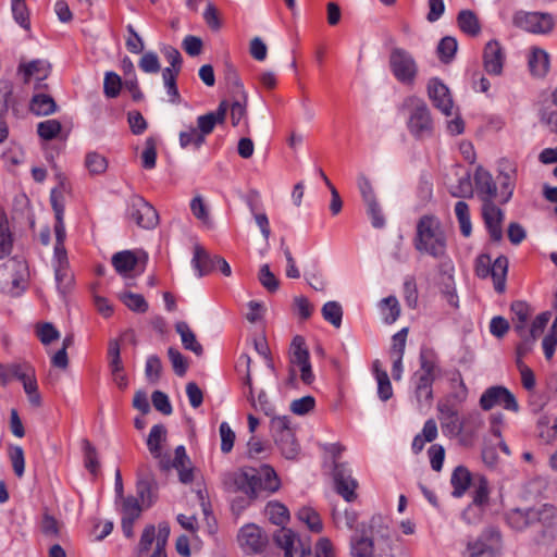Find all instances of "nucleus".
Returning a JSON list of instances; mask_svg holds the SVG:
<instances>
[{
	"mask_svg": "<svg viewBox=\"0 0 557 557\" xmlns=\"http://www.w3.org/2000/svg\"><path fill=\"white\" fill-rule=\"evenodd\" d=\"M23 267L24 263L17 260H10L8 263L0 265V289L2 292L8 293L12 296H17L20 294L18 289L21 287L23 278L15 274H11V280L9 281L7 278H3V276L10 269L16 270Z\"/></svg>",
	"mask_w": 557,
	"mask_h": 557,
	"instance_id": "412c9836",
	"label": "nucleus"
},
{
	"mask_svg": "<svg viewBox=\"0 0 557 557\" xmlns=\"http://www.w3.org/2000/svg\"><path fill=\"white\" fill-rule=\"evenodd\" d=\"M381 310L383 312L384 321L387 324L394 323L400 313V307L397 298L394 296H388L382 299Z\"/></svg>",
	"mask_w": 557,
	"mask_h": 557,
	"instance_id": "de8ad7c7",
	"label": "nucleus"
},
{
	"mask_svg": "<svg viewBox=\"0 0 557 557\" xmlns=\"http://www.w3.org/2000/svg\"><path fill=\"white\" fill-rule=\"evenodd\" d=\"M48 70L49 66L40 60H35L26 65H23L26 82L30 76H36L38 81H44L48 76Z\"/></svg>",
	"mask_w": 557,
	"mask_h": 557,
	"instance_id": "4d7b16f0",
	"label": "nucleus"
},
{
	"mask_svg": "<svg viewBox=\"0 0 557 557\" xmlns=\"http://www.w3.org/2000/svg\"><path fill=\"white\" fill-rule=\"evenodd\" d=\"M296 537V533L293 530L286 528L277 530L273 535L275 544L283 550H294Z\"/></svg>",
	"mask_w": 557,
	"mask_h": 557,
	"instance_id": "6e6d98bb",
	"label": "nucleus"
},
{
	"mask_svg": "<svg viewBox=\"0 0 557 557\" xmlns=\"http://www.w3.org/2000/svg\"><path fill=\"white\" fill-rule=\"evenodd\" d=\"M166 429L163 424H156L151 428L147 438V447L154 459H158V467L161 472L168 473L175 469L182 483L188 484L194 481V468L186 449L180 445L174 450V458L169 454H162V444L166 441Z\"/></svg>",
	"mask_w": 557,
	"mask_h": 557,
	"instance_id": "f03ea898",
	"label": "nucleus"
},
{
	"mask_svg": "<svg viewBox=\"0 0 557 557\" xmlns=\"http://www.w3.org/2000/svg\"><path fill=\"white\" fill-rule=\"evenodd\" d=\"M137 476V494L143 500H145L146 497L150 496V490L152 484L154 483V479L148 472V467L145 465L138 468Z\"/></svg>",
	"mask_w": 557,
	"mask_h": 557,
	"instance_id": "c03bdc74",
	"label": "nucleus"
},
{
	"mask_svg": "<svg viewBox=\"0 0 557 557\" xmlns=\"http://www.w3.org/2000/svg\"><path fill=\"white\" fill-rule=\"evenodd\" d=\"M298 519L306 523L308 529L314 533H320L323 529V524L321 521V518L319 513L310 508V507H302L297 512Z\"/></svg>",
	"mask_w": 557,
	"mask_h": 557,
	"instance_id": "79ce46f5",
	"label": "nucleus"
},
{
	"mask_svg": "<svg viewBox=\"0 0 557 557\" xmlns=\"http://www.w3.org/2000/svg\"><path fill=\"white\" fill-rule=\"evenodd\" d=\"M265 515L273 524L280 527H283L289 520V511L287 507L278 502L268 503L265 506Z\"/></svg>",
	"mask_w": 557,
	"mask_h": 557,
	"instance_id": "c9c22d12",
	"label": "nucleus"
},
{
	"mask_svg": "<svg viewBox=\"0 0 557 557\" xmlns=\"http://www.w3.org/2000/svg\"><path fill=\"white\" fill-rule=\"evenodd\" d=\"M401 109L407 111V128L417 140L430 138L434 134V122L426 102L416 96L407 97Z\"/></svg>",
	"mask_w": 557,
	"mask_h": 557,
	"instance_id": "39448f33",
	"label": "nucleus"
},
{
	"mask_svg": "<svg viewBox=\"0 0 557 557\" xmlns=\"http://www.w3.org/2000/svg\"><path fill=\"white\" fill-rule=\"evenodd\" d=\"M120 299L132 311L144 313L148 310V304L140 294L125 292L120 295Z\"/></svg>",
	"mask_w": 557,
	"mask_h": 557,
	"instance_id": "49530a36",
	"label": "nucleus"
},
{
	"mask_svg": "<svg viewBox=\"0 0 557 557\" xmlns=\"http://www.w3.org/2000/svg\"><path fill=\"white\" fill-rule=\"evenodd\" d=\"M373 552L374 539L368 533L367 523H359L350 537V554L352 557H372Z\"/></svg>",
	"mask_w": 557,
	"mask_h": 557,
	"instance_id": "dca6fc26",
	"label": "nucleus"
},
{
	"mask_svg": "<svg viewBox=\"0 0 557 557\" xmlns=\"http://www.w3.org/2000/svg\"><path fill=\"white\" fill-rule=\"evenodd\" d=\"M61 129L62 125L58 120H46L37 125V133L45 140L54 139Z\"/></svg>",
	"mask_w": 557,
	"mask_h": 557,
	"instance_id": "603ef678",
	"label": "nucleus"
},
{
	"mask_svg": "<svg viewBox=\"0 0 557 557\" xmlns=\"http://www.w3.org/2000/svg\"><path fill=\"white\" fill-rule=\"evenodd\" d=\"M474 185L483 203L494 202L493 200L497 195V186L488 171L478 168L474 173Z\"/></svg>",
	"mask_w": 557,
	"mask_h": 557,
	"instance_id": "6ab92c4d",
	"label": "nucleus"
},
{
	"mask_svg": "<svg viewBox=\"0 0 557 557\" xmlns=\"http://www.w3.org/2000/svg\"><path fill=\"white\" fill-rule=\"evenodd\" d=\"M368 533L373 536L376 535L379 539L389 542L392 539L389 519L382 515H374L367 523Z\"/></svg>",
	"mask_w": 557,
	"mask_h": 557,
	"instance_id": "2f4dec72",
	"label": "nucleus"
},
{
	"mask_svg": "<svg viewBox=\"0 0 557 557\" xmlns=\"http://www.w3.org/2000/svg\"><path fill=\"white\" fill-rule=\"evenodd\" d=\"M111 262L119 274L128 276L137 265L138 260L133 251L123 250L114 253L112 256Z\"/></svg>",
	"mask_w": 557,
	"mask_h": 557,
	"instance_id": "c85d7f7f",
	"label": "nucleus"
},
{
	"mask_svg": "<svg viewBox=\"0 0 557 557\" xmlns=\"http://www.w3.org/2000/svg\"><path fill=\"white\" fill-rule=\"evenodd\" d=\"M223 484L228 492H244L250 498H256L262 491L274 493L278 491L281 481L275 470L269 465L259 468L245 467L224 475Z\"/></svg>",
	"mask_w": 557,
	"mask_h": 557,
	"instance_id": "f257e3e1",
	"label": "nucleus"
},
{
	"mask_svg": "<svg viewBox=\"0 0 557 557\" xmlns=\"http://www.w3.org/2000/svg\"><path fill=\"white\" fill-rule=\"evenodd\" d=\"M157 141L153 137H148L145 141V149L141 153L143 166L151 170L156 166Z\"/></svg>",
	"mask_w": 557,
	"mask_h": 557,
	"instance_id": "bf43d9fd",
	"label": "nucleus"
},
{
	"mask_svg": "<svg viewBox=\"0 0 557 557\" xmlns=\"http://www.w3.org/2000/svg\"><path fill=\"white\" fill-rule=\"evenodd\" d=\"M336 492L346 500L354 502L357 498L356 488L358 482L351 476L350 470L345 463L335 462L333 471Z\"/></svg>",
	"mask_w": 557,
	"mask_h": 557,
	"instance_id": "ddd939ff",
	"label": "nucleus"
},
{
	"mask_svg": "<svg viewBox=\"0 0 557 557\" xmlns=\"http://www.w3.org/2000/svg\"><path fill=\"white\" fill-rule=\"evenodd\" d=\"M505 52L497 40H490L483 50V67L490 75L499 76L503 73Z\"/></svg>",
	"mask_w": 557,
	"mask_h": 557,
	"instance_id": "f3484780",
	"label": "nucleus"
},
{
	"mask_svg": "<svg viewBox=\"0 0 557 557\" xmlns=\"http://www.w3.org/2000/svg\"><path fill=\"white\" fill-rule=\"evenodd\" d=\"M162 373V362L157 355H151L147 358L145 366V375L149 383L156 384L159 382Z\"/></svg>",
	"mask_w": 557,
	"mask_h": 557,
	"instance_id": "3c124183",
	"label": "nucleus"
},
{
	"mask_svg": "<svg viewBox=\"0 0 557 557\" xmlns=\"http://www.w3.org/2000/svg\"><path fill=\"white\" fill-rule=\"evenodd\" d=\"M508 264V259L505 256L497 257L492 263L490 276H492L494 288L498 294H503L506 289Z\"/></svg>",
	"mask_w": 557,
	"mask_h": 557,
	"instance_id": "a878e982",
	"label": "nucleus"
},
{
	"mask_svg": "<svg viewBox=\"0 0 557 557\" xmlns=\"http://www.w3.org/2000/svg\"><path fill=\"white\" fill-rule=\"evenodd\" d=\"M60 182L57 187L52 188L50 193V202L54 212V260L55 265H67L66 250L64 247V240L66 238V231L64 224V211H65V194L71 190L70 184L64 177L59 176Z\"/></svg>",
	"mask_w": 557,
	"mask_h": 557,
	"instance_id": "20e7f679",
	"label": "nucleus"
},
{
	"mask_svg": "<svg viewBox=\"0 0 557 557\" xmlns=\"http://www.w3.org/2000/svg\"><path fill=\"white\" fill-rule=\"evenodd\" d=\"M29 109L36 115H49L55 112L57 104L52 97L39 94L33 97Z\"/></svg>",
	"mask_w": 557,
	"mask_h": 557,
	"instance_id": "f704fd0d",
	"label": "nucleus"
},
{
	"mask_svg": "<svg viewBox=\"0 0 557 557\" xmlns=\"http://www.w3.org/2000/svg\"><path fill=\"white\" fill-rule=\"evenodd\" d=\"M529 69L532 75L536 77L545 76L549 69L548 53L543 49L532 48L529 55Z\"/></svg>",
	"mask_w": 557,
	"mask_h": 557,
	"instance_id": "cd10ccee",
	"label": "nucleus"
},
{
	"mask_svg": "<svg viewBox=\"0 0 557 557\" xmlns=\"http://www.w3.org/2000/svg\"><path fill=\"white\" fill-rule=\"evenodd\" d=\"M502 550V535L495 528L485 530L475 541L467 544L469 557H497Z\"/></svg>",
	"mask_w": 557,
	"mask_h": 557,
	"instance_id": "1a4fd4ad",
	"label": "nucleus"
},
{
	"mask_svg": "<svg viewBox=\"0 0 557 557\" xmlns=\"http://www.w3.org/2000/svg\"><path fill=\"white\" fill-rule=\"evenodd\" d=\"M480 406L483 410H491L495 406L517 412L519 405L515 395L504 386H491L480 397Z\"/></svg>",
	"mask_w": 557,
	"mask_h": 557,
	"instance_id": "9d476101",
	"label": "nucleus"
},
{
	"mask_svg": "<svg viewBox=\"0 0 557 557\" xmlns=\"http://www.w3.org/2000/svg\"><path fill=\"white\" fill-rule=\"evenodd\" d=\"M389 66L396 79L405 85H412L418 74L413 57L401 48H394L389 55Z\"/></svg>",
	"mask_w": 557,
	"mask_h": 557,
	"instance_id": "6e6552de",
	"label": "nucleus"
},
{
	"mask_svg": "<svg viewBox=\"0 0 557 557\" xmlns=\"http://www.w3.org/2000/svg\"><path fill=\"white\" fill-rule=\"evenodd\" d=\"M122 87L121 77L114 72H107L103 81V92L108 98H115L120 95Z\"/></svg>",
	"mask_w": 557,
	"mask_h": 557,
	"instance_id": "13d9d810",
	"label": "nucleus"
},
{
	"mask_svg": "<svg viewBox=\"0 0 557 557\" xmlns=\"http://www.w3.org/2000/svg\"><path fill=\"white\" fill-rule=\"evenodd\" d=\"M473 478L466 467L458 466L450 479V483L454 487L453 496L461 497L465 492L472 485Z\"/></svg>",
	"mask_w": 557,
	"mask_h": 557,
	"instance_id": "c756f323",
	"label": "nucleus"
},
{
	"mask_svg": "<svg viewBox=\"0 0 557 557\" xmlns=\"http://www.w3.org/2000/svg\"><path fill=\"white\" fill-rule=\"evenodd\" d=\"M12 236L8 220L0 221V259L8 257L12 250Z\"/></svg>",
	"mask_w": 557,
	"mask_h": 557,
	"instance_id": "e2e57ef3",
	"label": "nucleus"
},
{
	"mask_svg": "<svg viewBox=\"0 0 557 557\" xmlns=\"http://www.w3.org/2000/svg\"><path fill=\"white\" fill-rule=\"evenodd\" d=\"M290 363L293 364H301L309 361V351L306 346L305 338L300 335H296L290 344V352H289Z\"/></svg>",
	"mask_w": 557,
	"mask_h": 557,
	"instance_id": "ea45409f",
	"label": "nucleus"
},
{
	"mask_svg": "<svg viewBox=\"0 0 557 557\" xmlns=\"http://www.w3.org/2000/svg\"><path fill=\"white\" fill-rule=\"evenodd\" d=\"M36 335L44 345H49L60 337V332L50 322L37 323Z\"/></svg>",
	"mask_w": 557,
	"mask_h": 557,
	"instance_id": "5fc2aeb1",
	"label": "nucleus"
},
{
	"mask_svg": "<svg viewBox=\"0 0 557 557\" xmlns=\"http://www.w3.org/2000/svg\"><path fill=\"white\" fill-rule=\"evenodd\" d=\"M126 219L146 230H152L159 223L157 210L139 195H132L128 198Z\"/></svg>",
	"mask_w": 557,
	"mask_h": 557,
	"instance_id": "0eeeda50",
	"label": "nucleus"
},
{
	"mask_svg": "<svg viewBox=\"0 0 557 557\" xmlns=\"http://www.w3.org/2000/svg\"><path fill=\"white\" fill-rule=\"evenodd\" d=\"M322 315L324 320L330 322L333 326L339 327L342 325L343 309L337 301H327L322 307Z\"/></svg>",
	"mask_w": 557,
	"mask_h": 557,
	"instance_id": "09e8293b",
	"label": "nucleus"
},
{
	"mask_svg": "<svg viewBox=\"0 0 557 557\" xmlns=\"http://www.w3.org/2000/svg\"><path fill=\"white\" fill-rule=\"evenodd\" d=\"M271 432L282 455L286 459H295L300 450L299 444L295 438V433L289 426L287 417H276L271 420Z\"/></svg>",
	"mask_w": 557,
	"mask_h": 557,
	"instance_id": "423d86ee",
	"label": "nucleus"
},
{
	"mask_svg": "<svg viewBox=\"0 0 557 557\" xmlns=\"http://www.w3.org/2000/svg\"><path fill=\"white\" fill-rule=\"evenodd\" d=\"M258 278L260 284L269 292L274 293L278 289L280 281L276 278V276L273 274V272L270 270L269 264H263L260 268Z\"/></svg>",
	"mask_w": 557,
	"mask_h": 557,
	"instance_id": "680f3d73",
	"label": "nucleus"
},
{
	"mask_svg": "<svg viewBox=\"0 0 557 557\" xmlns=\"http://www.w3.org/2000/svg\"><path fill=\"white\" fill-rule=\"evenodd\" d=\"M511 312L513 314L512 321L515 331L519 336H524L527 330V322L532 313L530 306L521 300L511 304Z\"/></svg>",
	"mask_w": 557,
	"mask_h": 557,
	"instance_id": "bb28decb",
	"label": "nucleus"
},
{
	"mask_svg": "<svg viewBox=\"0 0 557 557\" xmlns=\"http://www.w3.org/2000/svg\"><path fill=\"white\" fill-rule=\"evenodd\" d=\"M472 505L484 507L488 504L490 488L487 480L478 475L472 481Z\"/></svg>",
	"mask_w": 557,
	"mask_h": 557,
	"instance_id": "72a5a7b5",
	"label": "nucleus"
},
{
	"mask_svg": "<svg viewBox=\"0 0 557 557\" xmlns=\"http://www.w3.org/2000/svg\"><path fill=\"white\" fill-rule=\"evenodd\" d=\"M178 73H180L178 69H176V71H175L170 67H165L162 71V78H163L164 87L170 97L169 101L174 104H178L181 102V95L178 92V88L176 85V78H177Z\"/></svg>",
	"mask_w": 557,
	"mask_h": 557,
	"instance_id": "4c0bfd02",
	"label": "nucleus"
},
{
	"mask_svg": "<svg viewBox=\"0 0 557 557\" xmlns=\"http://www.w3.org/2000/svg\"><path fill=\"white\" fill-rule=\"evenodd\" d=\"M420 368L414 374H420L432 380L441 375V367L437 354L432 348L423 347L419 355Z\"/></svg>",
	"mask_w": 557,
	"mask_h": 557,
	"instance_id": "aec40b11",
	"label": "nucleus"
},
{
	"mask_svg": "<svg viewBox=\"0 0 557 557\" xmlns=\"http://www.w3.org/2000/svg\"><path fill=\"white\" fill-rule=\"evenodd\" d=\"M482 215L491 239L494 242L502 240V223L504 220V212L502 209H499L494 202L483 203Z\"/></svg>",
	"mask_w": 557,
	"mask_h": 557,
	"instance_id": "a211bd4d",
	"label": "nucleus"
},
{
	"mask_svg": "<svg viewBox=\"0 0 557 557\" xmlns=\"http://www.w3.org/2000/svg\"><path fill=\"white\" fill-rule=\"evenodd\" d=\"M428 94L435 108H437L446 116L453 114V99L448 87L438 78L430 79L428 84Z\"/></svg>",
	"mask_w": 557,
	"mask_h": 557,
	"instance_id": "2eb2a0df",
	"label": "nucleus"
},
{
	"mask_svg": "<svg viewBox=\"0 0 557 557\" xmlns=\"http://www.w3.org/2000/svg\"><path fill=\"white\" fill-rule=\"evenodd\" d=\"M141 507L137 498L129 496L123 498L122 518L137 520L140 517Z\"/></svg>",
	"mask_w": 557,
	"mask_h": 557,
	"instance_id": "774afa93",
	"label": "nucleus"
},
{
	"mask_svg": "<svg viewBox=\"0 0 557 557\" xmlns=\"http://www.w3.org/2000/svg\"><path fill=\"white\" fill-rule=\"evenodd\" d=\"M12 14L15 22L24 29L30 28L29 12L25 0H11Z\"/></svg>",
	"mask_w": 557,
	"mask_h": 557,
	"instance_id": "8fccbe9b",
	"label": "nucleus"
},
{
	"mask_svg": "<svg viewBox=\"0 0 557 557\" xmlns=\"http://www.w3.org/2000/svg\"><path fill=\"white\" fill-rule=\"evenodd\" d=\"M533 507L509 509L505 519L507 524L517 531L525 530L534 524Z\"/></svg>",
	"mask_w": 557,
	"mask_h": 557,
	"instance_id": "4be33fe9",
	"label": "nucleus"
},
{
	"mask_svg": "<svg viewBox=\"0 0 557 557\" xmlns=\"http://www.w3.org/2000/svg\"><path fill=\"white\" fill-rule=\"evenodd\" d=\"M455 214L459 222L460 232L465 237H469L472 233V225L470 221V211L467 202L460 200L455 205Z\"/></svg>",
	"mask_w": 557,
	"mask_h": 557,
	"instance_id": "a19ab883",
	"label": "nucleus"
},
{
	"mask_svg": "<svg viewBox=\"0 0 557 557\" xmlns=\"http://www.w3.org/2000/svg\"><path fill=\"white\" fill-rule=\"evenodd\" d=\"M218 255L211 256L203 247L200 245H195L194 247V257H193V265L198 272V276H205L215 271Z\"/></svg>",
	"mask_w": 557,
	"mask_h": 557,
	"instance_id": "b1692460",
	"label": "nucleus"
},
{
	"mask_svg": "<svg viewBox=\"0 0 557 557\" xmlns=\"http://www.w3.org/2000/svg\"><path fill=\"white\" fill-rule=\"evenodd\" d=\"M458 44L454 37L446 36L442 38L437 46L438 58L443 63H449L456 52H457Z\"/></svg>",
	"mask_w": 557,
	"mask_h": 557,
	"instance_id": "a18cd8bd",
	"label": "nucleus"
},
{
	"mask_svg": "<svg viewBox=\"0 0 557 557\" xmlns=\"http://www.w3.org/2000/svg\"><path fill=\"white\" fill-rule=\"evenodd\" d=\"M82 449L84 454V466L92 474L97 475L100 462L97 448L87 440H82Z\"/></svg>",
	"mask_w": 557,
	"mask_h": 557,
	"instance_id": "58836bf2",
	"label": "nucleus"
},
{
	"mask_svg": "<svg viewBox=\"0 0 557 557\" xmlns=\"http://www.w3.org/2000/svg\"><path fill=\"white\" fill-rule=\"evenodd\" d=\"M534 524H550L557 518V508L554 505L544 504L537 508L533 507Z\"/></svg>",
	"mask_w": 557,
	"mask_h": 557,
	"instance_id": "864d4df0",
	"label": "nucleus"
},
{
	"mask_svg": "<svg viewBox=\"0 0 557 557\" xmlns=\"http://www.w3.org/2000/svg\"><path fill=\"white\" fill-rule=\"evenodd\" d=\"M108 359L111 372H119L120 370H124L121 359L120 344L116 339L109 342Z\"/></svg>",
	"mask_w": 557,
	"mask_h": 557,
	"instance_id": "69168bd1",
	"label": "nucleus"
},
{
	"mask_svg": "<svg viewBox=\"0 0 557 557\" xmlns=\"http://www.w3.org/2000/svg\"><path fill=\"white\" fill-rule=\"evenodd\" d=\"M227 110L228 103L223 100L215 111L208 112L197 117V127L195 128L199 133V143H205L206 137L214 131V127L225 122Z\"/></svg>",
	"mask_w": 557,
	"mask_h": 557,
	"instance_id": "f8f14e48",
	"label": "nucleus"
},
{
	"mask_svg": "<svg viewBox=\"0 0 557 557\" xmlns=\"http://www.w3.org/2000/svg\"><path fill=\"white\" fill-rule=\"evenodd\" d=\"M450 386L453 392L449 394L448 399L451 404H462L466 401L468 397V388L462 380L461 373L459 371L455 372L450 377Z\"/></svg>",
	"mask_w": 557,
	"mask_h": 557,
	"instance_id": "e433bc0d",
	"label": "nucleus"
},
{
	"mask_svg": "<svg viewBox=\"0 0 557 557\" xmlns=\"http://www.w3.org/2000/svg\"><path fill=\"white\" fill-rule=\"evenodd\" d=\"M457 23L459 28L469 36L480 34L481 26L475 13L471 10H462L458 13Z\"/></svg>",
	"mask_w": 557,
	"mask_h": 557,
	"instance_id": "473e14b6",
	"label": "nucleus"
},
{
	"mask_svg": "<svg viewBox=\"0 0 557 557\" xmlns=\"http://www.w3.org/2000/svg\"><path fill=\"white\" fill-rule=\"evenodd\" d=\"M9 457L13 471L17 478H22L25 471L24 450L21 446H11L9 448Z\"/></svg>",
	"mask_w": 557,
	"mask_h": 557,
	"instance_id": "052dcab7",
	"label": "nucleus"
},
{
	"mask_svg": "<svg viewBox=\"0 0 557 557\" xmlns=\"http://www.w3.org/2000/svg\"><path fill=\"white\" fill-rule=\"evenodd\" d=\"M224 76H225V81H226L227 85L233 88L232 91L236 92V94H240L242 98L245 100L246 94L244 92V86L240 82V78L238 76L236 69L232 64H230V63L225 64Z\"/></svg>",
	"mask_w": 557,
	"mask_h": 557,
	"instance_id": "0e129e2a",
	"label": "nucleus"
},
{
	"mask_svg": "<svg viewBox=\"0 0 557 557\" xmlns=\"http://www.w3.org/2000/svg\"><path fill=\"white\" fill-rule=\"evenodd\" d=\"M175 330L180 334L185 349L193 351L197 356L202 355V346L198 343L195 333L185 321L177 322L175 324Z\"/></svg>",
	"mask_w": 557,
	"mask_h": 557,
	"instance_id": "7c9ffc66",
	"label": "nucleus"
},
{
	"mask_svg": "<svg viewBox=\"0 0 557 557\" xmlns=\"http://www.w3.org/2000/svg\"><path fill=\"white\" fill-rule=\"evenodd\" d=\"M437 409L443 432L450 436L460 435L465 429V422L459 419L455 404L449 401L440 403Z\"/></svg>",
	"mask_w": 557,
	"mask_h": 557,
	"instance_id": "4468645a",
	"label": "nucleus"
},
{
	"mask_svg": "<svg viewBox=\"0 0 557 557\" xmlns=\"http://www.w3.org/2000/svg\"><path fill=\"white\" fill-rule=\"evenodd\" d=\"M238 541L243 547L251 552H259L264 546L261 530L256 524H247L240 529Z\"/></svg>",
	"mask_w": 557,
	"mask_h": 557,
	"instance_id": "393cba45",
	"label": "nucleus"
},
{
	"mask_svg": "<svg viewBox=\"0 0 557 557\" xmlns=\"http://www.w3.org/2000/svg\"><path fill=\"white\" fill-rule=\"evenodd\" d=\"M411 382L413 384L414 397L419 406L429 407L433 400L434 380L413 373Z\"/></svg>",
	"mask_w": 557,
	"mask_h": 557,
	"instance_id": "5701e85b",
	"label": "nucleus"
},
{
	"mask_svg": "<svg viewBox=\"0 0 557 557\" xmlns=\"http://www.w3.org/2000/svg\"><path fill=\"white\" fill-rule=\"evenodd\" d=\"M55 281L59 290L65 294L72 285L73 276L70 273L67 265H55L54 267Z\"/></svg>",
	"mask_w": 557,
	"mask_h": 557,
	"instance_id": "338daca9",
	"label": "nucleus"
},
{
	"mask_svg": "<svg viewBox=\"0 0 557 557\" xmlns=\"http://www.w3.org/2000/svg\"><path fill=\"white\" fill-rule=\"evenodd\" d=\"M85 166L91 175L103 174L108 169V161L102 154L91 151L86 154Z\"/></svg>",
	"mask_w": 557,
	"mask_h": 557,
	"instance_id": "37998d69",
	"label": "nucleus"
},
{
	"mask_svg": "<svg viewBox=\"0 0 557 557\" xmlns=\"http://www.w3.org/2000/svg\"><path fill=\"white\" fill-rule=\"evenodd\" d=\"M413 246L419 252L435 259L445 257L447 237L437 216L424 214L418 220Z\"/></svg>",
	"mask_w": 557,
	"mask_h": 557,
	"instance_id": "7ed1b4c3",
	"label": "nucleus"
},
{
	"mask_svg": "<svg viewBox=\"0 0 557 557\" xmlns=\"http://www.w3.org/2000/svg\"><path fill=\"white\" fill-rule=\"evenodd\" d=\"M513 24L527 32L534 34H547L553 29V20L542 13H517L513 16Z\"/></svg>",
	"mask_w": 557,
	"mask_h": 557,
	"instance_id": "9b49d317",
	"label": "nucleus"
}]
</instances>
